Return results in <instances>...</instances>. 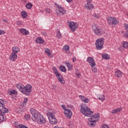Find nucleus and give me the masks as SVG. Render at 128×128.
Here are the masks:
<instances>
[{"label": "nucleus", "instance_id": "1a4fd4ad", "mask_svg": "<svg viewBox=\"0 0 128 128\" xmlns=\"http://www.w3.org/2000/svg\"><path fill=\"white\" fill-rule=\"evenodd\" d=\"M4 100L0 99V112L2 114H8V109L4 106Z\"/></svg>", "mask_w": 128, "mask_h": 128}, {"label": "nucleus", "instance_id": "f3484780", "mask_svg": "<svg viewBox=\"0 0 128 128\" xmlns=\"http://www.w3.org/2000/svg\"><path fill=\"white\" fill-rule=\"evenodd\" d=\"M36 44H42L44 42V40H42V37H38L36 38Z\"/></svg>", "mask_w": 128, "mask_h": 128}, {"label": "nucleus", "instance_id": "58836bf2", "mask_svg": "<svg viewBox=\"0 0 128 128\" xmlns=\"http://www.w3.org/2000/svg\"><path fill=\"white\" fill-rule=\"evenodd\" d=\"M18 126L20 128H28V126H26L24 124H19Z\"/></svg>", "mask_w": 128, "mask_h": 128}, {"label": "nucleus", "instance_id": "39448f33", "mask_svg": "<svg viewBox=\"0 0 128 128\" xmlns=\"http://www.w3.org/2000/svg\"><path fill=\"white\" fill-rule=\"evenodd\" d=\"M104 38H100L96 40V50H100L104 48Z\"/></svg>", "mask_w": 128, "mask_h": 128}, {"label": "nucleus", "instance_id": "c03bdc74", "mask_svg": "<svg viewBox=\"0 0 128 128\" xmlns=\"http://www.w3.org/2000/svg\"><path fill=\"white\" fill-rule=\"evenodd\" d=\"M6 34V32H4V30H0V36H2V34Z\"/></svg>", "mask_w": 128, "mask_h": 128}, {"label": "nucleus", "instance_id": "c9c22d12", "mask_svg": "<svg viewBox=\"0 0 128 128\" xmlns=\"http://www.w3.org/2000/svg\"><path fill=\"white\" fill-rule=\"evenodd\" d=\"M83 102H85L86 104H88V102H90V99L86 97L85 99H84L83 101Z\"/></svg>", "mask_w": 128, "mask_h": 128}, {"label": "nucleus", "instance_id": "c85d7f7f", "mask_svg": "<svg viewBox=\"0 0 128 128\" xmlns=\"http://www.w3.org/2000/svg\"><path fill=\"white\" fill-rule=\"evenodd\" d=\"M90 118H92V120L93 118H100V114H95L94 115V114H92V116H90Z\"/></svg>", "mask_w": 128, "mask_h": 128}, {"label": "nucleus", "instance_id": "a18cd8bd", "mask_svg": "<svg viewBox=\"0 0 128 128\" xmlns=\"http://www.w3.org/2000/svg\"><path fill=\"white\" fill-rule=\"evenodd\" d=\"M44 51L46 54H48L50 52V49H48V48H46Z\"/></svg>", "mask_w": 128, "mask_h": 128}, {"label": "nucleus", "instance_id": "473e14b6", "mask_svg": "<svg viewBox=\"0 0 128 128\" xmlns=\"http://www.w3.org/2000/svg\"><path fill=\"white\" fill-rule=\"evenodd\" d=\"M10 96H12V94H16V90H12L8 92Z\"/></svg>", "mask_w": 128, "mask_h": 128}, {"label": "nucleus", "instance_id": "bb28decb", "mask_svg": "<svg viewBox=\"0 0 128 128\" xmlns=\"http://www.w3.org/2000/svg\"><path fill=\"white\" fill-rule=\"evenodd\" d=\"M102 58L104 60H108L110 59V56L107 54H102Z\"/></svg>", "mask_w": 128, "mask_h": 128}, {"label": "nucleus", "instance_id": "6e6552de", "mask_svg": "<svg viewBox=\"0 0 128 128\" xmlns=\"http://www.w3.org/2000/svg\"><path fill=\"white\" fill-rule=\"evenodd\" d=\"M108 24L110 26L111 24H114V26L116 24H118L120 21L116 20V18H114L112 17H108L107 18Z\"/></svg>", "mask_w": 128, "mask_h": 128}, {"label": "nucleus", "instance_id": "a19ab883", "mask_svg": "<svg viewBox=\"0 0 128 128\" xmlns=\"http://www.w3.org/2000/svg\"><path fill=\"white\" fill-rule=\"evenodd\" d=\"M64 50H66L67 52L70 50V46H64Z\"/></svg>", "mask_w": 128, "mask_h": 128}, {"label": "nucleus", "instance_id": "3c124183", "mask_svg": "<svg viewBox=\"0 0 128 128\" xmlns=\"http://www.w3.org/2000/svg\"><path fill=\"white\" fill-rule=\"evenodd\" d=\"M76 76H78L79 78V76H82V74H80V73H76Z\"/></svg>", "mask_w": 128, "mask_h": 128}, {"label": "nucleus", "instance_id": "7ed1b4c3", "mask_svg": "<svg viewBox=\"0 0 128 128\" xmlns=\"http://www.w3.org/2000/svg\"><path fill=\"white\" fill-rule=\"evenodd\" d=\"M32 86L30 84H27L26 86H23V89H21L22 94L26 96H30L32 90Z\"/></svg>", "mask_w": 128, "mask_h": 128}, {"label": "nucleus", "instance_id": "cd10ccee", "mask_svg": "<svg viewBox=\"0 0 128 128\" xmlns=\"http://www.w3.org/2000/svg\"><path fill=\"white\" fill-rule=\"evenodd\" d=\"M21 14H22V16L24 18H26L28 16V13L26 12V11H22Z\"/></svg>", "mask_w": 128, "mask_h": 128}, {"label": "nucleus", "instance_id": "5701e85b", "mask_svg": "<svg viewBox=\"0 0 128 128\" xmlns=\"http://www.w3.org/2000/svg\"><path fill=\"white\" fill-rule=\"evenodd\" d=\"M115 76H118V78H122V72L120 70H118L115 72Z\"/></svg>", "mask_w": 128, "mask_h": 128}, {"label": "nucleus", "instance_id": "603ef678", "mask_svg": "<svg viewBox=\"0 0 128 128\" xmlns=\"http://www.w3.org/2000/svg\"><path fill=\"white\" fill-rule=\"evenodd\" d=\"M68 2H72V0H66Z\"/></svg>", "mask_w": 128, "mask_h": 128}, {"label": "nucleus", "instance_id": "6ab92c4d", "mask_svg": "<svg viewBox=\"0 0 128 128\" xmlns=\"http://www.w3.org/2000/svg\"><path fill=\"white\" fill-rule=\"evenodd\" d=\"M84 8H86V10H92V8H94V5L92 4H88V6H86V4L84 6Z\"/></svg>", "mask_w": 128, "mask_h": 128}, {"label": "nucleus", "instance_id": "37998d69", "mask_svg": "<svg viewBox=\"0 0 128 128\" xmlns=\"http://www.w3.org/2000/svg\"><path fill=\"white\" fill-rule=\"evenodd\" d=\"M87 4H86V6H88L90 4H92V0H86Z\"/></svg>", "mask_w": 128, "mask_h": 128}, {"label": "nucleus", "instance_id": "c756f323", "mask_svg": "<svg viewBox=\"0 0 128 128\" xmlns=\"http://www.w3.org/2000/svg\"><path fill=\"white\" fill-rule=\"evenodd\" d=\"M26 8H28V10H30L32 8V4L30 2L28 3L26 5Z\"/></svg>", "mask_w": 128, "mask_h": 128}, {"label": "nucleus", "instance_id": "a211bd4d", "mask_svg": "<svg viewBox=\"0 0 128 128\" xmlns=\"http://www.w3.org/2000/svg\"><path fill=\"white\" fill-rule=\"evenodd\" d=\"M20 32H21V34H24L25 36H28V34H30V32H28V31L26 30V29L24 28H21L20 30Z\"/></svg>", "mask_w": 128, "mask_h": 128}, {"label": "nucleus", "instance_id": "aec40b11", "mask_svg": "<svg viewBox=\"0 0 128 128\" xmlns=\"http://www.w3.org/2000/svg\"><path fill=\"white\" fill-rule=\"evenodd\" d=\"M12 52L13 54H18V52H20V48H18V47L16 46H14L12 47Z\"/></svg>", "mask_w": 128, "mask_h": 128}, {"label": "nucleus", "instance_id": "de8ad7c7", "mask_svg": "<svg viewBox=\"0 0 128 128\" xmlns=\"http://www.w3.org/2000/svg\"><path fill=\"white\" fill-rule=\"evenodd\" d=\"M45 11L50 14V9L48 8H45Z\"/></svg>", "mask_w": 128, "mask_h": 128}, {"label": "nucleus", "instance_id": "5fc2aeb1", "mask_svg": "<svg viewBox=\"0 0 128 128\" xmlns=\"http://www.w3.org/2000/svg\"><path fill=\"white\" fill-rule=\"evenodd\" d=\"M70 108H72H72H74V106L70 105Z\"/></svg>", "mask_w": 128, "mask_h": 128}, {"label": "nucleus", "instance_id": "20e7f679", "mask_svg": "<svg viewBox=\"0 0 128 128\" xmlns=\"http://www.w3.org/2000/svg\"><path fill=\"white\" fill-rule=\"evenodd\" d=\"M92 29L96 36H102V30L98 26L93 24L92 26Z\"/></svg>", "mask_w": 128, "mask_h": 128}, {"label": "nucleus", "instance_id": "b1692460", "mask_svg": "<svg viewBox=\"0 0 128 128\" xmlns=\"http://www.w3.org/2000/svg\"><path fill=\"white\" fill-rule=\"evenodd\" d=\"M122 110V108H116L112 110V114H116V112H120Z\"/></svg>", "mask_w": 128, "mask_h": 128}, {"label": "nucleus", "instance_id": "ea45409f", "mask_svg": "<svg viewBox=\"0 0 128 128\" xmlns=\"http://www.w3.org/2000/svg\"><path fill=\"white\" fill-rule=\"evenodd\" d=\"M91 68H92V71H93L94 72H96L98 70L96 69V68H94V66H91Z\"/></svg>", "mask_w": 128, "mask_h": 128}, {"label": "nucleus", "instance_id": "e433bc0d", "mask_svg": "<svg viewBox=\"0 0 128 128\" xmlns=\"http://www.w3.org/2000/svg\"><path fill=\"white\" fill-rule=\"evenodd\" d=\"M98 99L100 100L104 101V96L102 95L100 96H99Z\"/></svg>", "mask_w": 128, "mask_h": 128}, {"label": "nucleus", "instance_id": "9d476101", "mask_svg": "<svg viewBox=\"0 0 128 128\" xmlns=\"http://www.w3.org/2000/svg\"><path fill=\"white\" fill-rule=\"evenodd\" d=\"M68 26L70 28L72 32H74L78 28V23L74 22H70L68 23Z\"/></svg>", "mask_w": 128, "mask_h": 128}, {"label": "nucleus", "instance_id": "f03ea898", "mask_svg": "<svg viewBox=\"0 0 128 128\" xmlns=\"http://www.w3.org/2000/svg\"><path fill=\"white\" fill-rule=\"evenodd\" d=\"M80 112L81 114H82L85 116L90 117L92 116L94 112L90 110V109L88 108V106H86V104H83L80 105Z\"/></svg>", "mask_w": 128, "mask_h": 128}, {"label": "nucleus", "instance_id": "864d4df0", "mask_svg": "<svg viewBox=\"0 0 128 128\" xmlns=\"http://www.w3.org/2000/svg\"><path fill=\"white\" fill-rule=\"evenodd\" d=\"M3 22H8V20L6 19H3Z\"/></svg>", "mask_w": 128, "mask_h": 128}, {"label": "nucleus", "instance_id": "f257e3e1", "mask_svg": "<svg viewBox=\"0 0 128 128\" xmlns=\"http://www.w3.org/2000/svg\"><path fill=\"white\" fill-rule=\"evenodd\" d=\"M30 112L32 114V120L33 122H36L37 124H40L46 122L44 116L40 114V113L38 112L36 109L31 108L30 109Z\"/></svg>", "mask_w": 128, "mask_h": 128}, {"label": "nucleus", "instance_id": "9b49d317", "mask_svg": "<svg viewBox=\"0 0 128 128\" xmlns=\"http://www.w3.org/2000/svg\"><path fill=\"white\" fill-rule=\"evenodd\" d=\"M86 62H88L90 66H96V62H94V59L92 56H89L86 59Z\"/></svg>", "mask_w": 128, "mask_h": 128}, {"label": "nucleus", "instance_id": "8fccbe9b", "mask_svg": "<svg viewBox=\"0 0 128 128\" xmlns=\"http://www.w3.org/2000/svg\"><path fill=\"white\" fill-rule=\"evenodd\" d=\"M61 106H62V108L64 110H66V106L62 105Z\"/></svg>", "mask_w": 128, "mask_h": 128}, {"label": "nucleus", "instance_id": "72a5a7b5", "mask_svg": "<svg viewBox=\"0 0 128 128\" xmlns=\"http://www.w3.org/2000/svg\"><path fill=\"white\" fill-rule=\"evenodd\" d=\"M56 37L58 38H62V34H60V32L56 33Z\"/></svg>", "mask_w": 128, "mask_h": 128}, {"label": "nucleus", "instance_id": "dca6fc26", "mask_svg": "<svg viewBox=\"0 0 128 128\" xmlns=\"http://www.w3.org/2000/svg\"><path fill=\"white\" fill-rule=\"evenodd\" d=\"M9 58L10 60H12V62H14V60L18 58V55H16V54L15 53H12L10 55Z\"/></svg>", "mask_w": 128, "mask_h": 128}, {"label": "nucleus", "instance_id": "4be33fe9", "mask_svg": "<svg viewBox=\"0 0 128 128\" xmlns=\"http://www.w3.org/2000/svg\"><path fill=\"white\" fill-rule=\"evenodd\" d=\"M16 86L18 90H20V92H22V90H23L24 88V85L20 83H18L16 84Z\"/></svg>", "mask_w": 128, "mask_h": 128}, {"label": "nucleus", "instance_id": "ddd939ff", "mask_svg": "<svg viewBox=\"0 0 128 128\" xmlns=\"http://www.w3.org/2000/svg\"><path fill=\"white\" fill-rule=\"evenodd\" d=\"M56 76L58 78V82H60V84H64L66 82V81H64V80L62 76L60 74V73L56 74Z\"/></svg>", "mask_w": 128, "mask_h": 128}, {"label": "nucleus", "instance_id": "49530a36", "mask_svg": "<svg viewBox=\"0 0 128 128\" xmlns=\"http://www.w3.org/2000/svg\"><path fill=\"white\" fill-rule=\"evenodd\" d=\"M102 128H108V126L106 125V124H103L102 126Z\"/></svg>", "mask_w": 128, "mask_h": 128}, {"label": "nucleus", "instance_id": "6e6d98bb", "mask_svg": "<svg viewBox=\"0 0 128 128\" xmlns=\"http://www.w3.org/2000/svg\"><path fill=\"white\" fill-rule=\"evenodd\" d=\"M47 54H48V56H50V52H48V53H47Z\"/></svg>", "mask_w": 128, "mask_h": 128}, {"label": "nucleus", "instance_id": "412c9836", "mask_svg": "<svg viewBox=\"0 0 128 128\" xmlns=\"http://www.w3.org/2000/svg\"><path fill=\"white\" fill-rule=\"evenodd\" d=\"M68 70H72V64L70 62H66L65 64Z\"/></svg>", "mask_w": 128, "mask_h": 128}, {"label": "nucleus", "instance_id": "a878e982", "mask_svg": "<svg viewBox=\"0 0 128 128\" xmlns=\"http://www.w3.org/2000/svg\"><path fill=\"white\" fill-rule=\"evenodd\" d=\"M60 70H61V72H66V68L64 66H60Z\"/></svg>", "mask_w": 128, "mask_h": 128}, {"label": "nucleus", "instance_id": "79ce46f5", "mask_svg": "<svg viewBox=\"0 0 128 128\" xmlns=\"http://www.w3.org/2000/svg\"><path fill=\"white\" fill-rule=\"evenodd\" d=\"M24 118H26V120H30V115L26 114L24 116Z\"/></svg>", "mask_w": 128, "mask_h": 128}, {"label": "nucleus", "instance_id": "f8f14e48", "mask_svg": "<svg viewBox=\"0 0 128 128\" xmlns=\"http://www.w3.org/2000/svg\"><path fill=\"white\" fill-rule=\"evenodd\" d=\"M64 114L68 118H72V112L70 109H66L64 110Z\"/></svg>", "mask_w": 128, "mask_h": 128}, {"label": "nucleus", "instance_id": "4c0bfd02", "mask_svg": "<svg viewBox=\"0 0 128 128\" xmlns=\"http://www.w3.org/2000/svg\"><path fill=\"white\" fill-rule=\"evenodd\" d=\"M86 98V96H82V95L79 96V98H80V99L81 100H82V102L84 100V99Z\"/></svg>", "mask_w": 128, "mask_h": 128}, {"label": "nucleus", "instance_id": "13d9d810", "mask_svg": "<svg viewBox=\"0 0 128 128\" xmlns=\"http://www.w3.org/2000/svg\"><path fill=\"white\" fill-rule=\"evenodd\" d=\"M73 62H74V60H73Z\"/></svg>", "mask_w": 128, "mask_h": 128}, {"label": "nucleus", "instance_id": "f704fd0d", "mask_svg": "<svg viewBox=\"0 0 128 128\" xmlns=\"http://www.w3.org/2000/svg\"><path fill=\"white\" fill-rule=\"evenodd\" d=\"M28 98H26L24 100V106H26V102H28Z\"/></svg>", "mask_w": 128, "mask_h": 128}, {"label": "nucleus", "instance_id": "09e8293b", "mask_svg": "<svg viewBox=\"0 0 128 128\" xmlns=\"http://www.w3.org/2000/svg\"><path fill=\"white\" fill-rule=\"evenodd\" d=\"M42 34V36H46V32H41Z\"/></svg>", "mask_w": 128, "mask_h": 128}, {"label": "nucleus", "instance_id": "7c9ffc66", "mask_svg": "<svg viewBox=\"0 0 128 128\" xmlns=\"http://www.w3.org/2000/svg\"><path fill=\"white\" fill-rule=\"evenodd\" d=\"M122 46L123 48H128V42H122Z\"/></svg>", "mask_w": 128, "mask_h": 128}, {"label": "nucleus", "instance_id": "2eb2a0df", "mask_svg": "<svg viewBox=\"0 0 128 128\" xmlns=\"http://www.w3.org/2000/svg\"><path fill=\"white\" fill-rule=\"evenodd\" d=\"M124 26L125 30H126V32H122L124 38H128V24H124Z\"/></svg>", "mask_w": 128, "mask_h": 128}, {"label": "nucleus", "instance_id": "2f4dec72", "mask_svg": "<svg viewBox=\"0 0 128 128\" xmlns=\"http://www.w3.org/2000/svg\"><path fill=\"white\" fill-rule=\"evenodd\" d=\"M52 70L54 72V74L55 76L58 74H59L58 71V69L56 68L54 66L52 68Z\"/></svg>", "mask_w": 128, "mask_h": 128}, {"label": "nucleus", "instance_id": "4468645a", "mask_svg": "<svg viewBox=\"0 0 128 128\" xmlns=\"http://www.w3.org/2000/svg\"><path fill=\"white\" fill-rule=\"evenodd\" d=\"M89 121L88 122V125L90 126H95L96 124V122H98V120H92V118H90L88 119Z\"/></svg>", "mask_w": 128, "mask_h": 128}, {"label": "nucleus", "instance_id": "0eeeda50", "mask_svg": "<svg viewBox=\"0 0 128 128\" xmlns=\"http://www.w3.org/2000/svg\"><path fill=\"white\" fill-rule=\"evenodd\" d=\"M56 14L57 16H62L64 14H66V10L64 8H62L60 5V4H56Z\"/></svg>", "mask_w": 128, "mask_h": 128}, {"label": "nucleus", "instance_id": "423d86ee", "mask_svg": "<svg viewBox=\"0 0 128 128\" xmlns=\"http://www.w3.org/2000/svg\"><path fill=\"white\" fill-rule=\"evenodd\" d=\"M50 117L48 120L51 124H58V120L56 118V112H49Z\"/></svg>", "mask_w": 128, "mask_h": 128}, {"label": "nucleus", "instance_id": "393cba45", "mask_svg": "<svg viewBox=\"0 0 128 128\" xmlns=\"http://www.w3.org/2000/svg\"><path fill=\"white\" fill-rule=\"evenodd\" d=\"M6 119L4 115L2 114H0V122H6Z\"/></svg>", "mask_w": 128, "mask_h": 128}, {"label": "nucleus", "instance_id": "4d7b16f0", "mask_svg": "<svg viewBox=\"0 0 128 128\" xmlns=\"http://www.w3.org/2000/svg\"><path fill=\"white\" fill-rule=\"evenodd\" d=\"M70 105H68L67 106V108H70Z\"/></svg>", "mask_w": 128, "mask_h": 128}]
</instances>
